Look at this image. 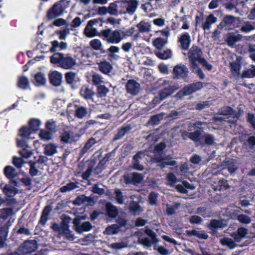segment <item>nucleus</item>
Returning a JSON list of instances; mask_svg holds the SVG:
<instances>
[{
    "label": "nucleus",
    "mask_w": 255,
    "mask_h": 255,
    "mask_svg": "<svg viewBox=\"0 0 255 255\" xmlns=\"http://www.w3.org/2000/svg\"><path fill=\"white\" fill-rule=\"evenodd\" d=\"M50 61L65 69H71L76 64V60L70 54L65 55L62 53L53 54L50 57Z\"/></svg>",
    "instance_id": "f257e3e1"
},
{
    "label": "nucleus",
    "mask_w": 255,
    "mask_h": 255,
    "mask_svg": "<svg viewBox=\"0 0 255 255\" xmlns=\"http://www.w3.org/2000/svg\"><path fill=\"white\" fill-rule=\"evenodd\" d=\"M17 144L18 147H21V149L18 150L20 157H17V167H20L22 163L25 162L24 159L30 157L32 153L30 148L25 141L24 142L17 141Z\"/></svg>",
    "instance_id": "f03ea898"
},
{
    "label": "nucleus",
    "mask_w": 255,
    "mask_h": 255,
    "mask_svg": "<svg viewBox=\"0 0 255 255\" xmlns=\"http://www.w3.org/2000/svg\"><path fill=\"white\" fill-rule=\"evenodd\" d=\"M122 33L120 30H112L109 29L103 31V35L107 42L118 44L123 39Z\"/></svg>",
    "instance_id": "7ed1b4c3"
},
{
    "label": "nucleus",
    "mask_w": 255,
    "mask_h": 255,
    "mask_svg": "<svg viewBox=\"0 0 255 255\" xmlns=\"http://www.w3.org/2000/svg\"><path fill=\"white\" fill-rule=\"evenodd\" d=\"M156 33L158 36L153 40L152 44L156 48L161 49L167 43L170 32L167 30H163L157 31Z\"/></svg>",
    "instance_id": "20e7f679"
},
{
    "label": "nucleus",
    "mask_w": 255,
    "mask_h": 255,
    "mask_svg": "<svg viewBox=\"0 0 255 255\" xmlns=\"http://www.w3.org/2000/svg\"><path fill=\"white\" fill-rule=\"evenodd\" d=\"M202 87V83L201 82H197L188 85L180 90L176 96L178 97L181 98L182 96L190 95L201 89Z\"/></svg>",
    "instance_id": "39448f33"
},
{
    "label": "nucleus",
    "mask_w": 255,
    "mask_h": 255,
    "mask_svg": "<svg viewBox=\"0 0 255 255\" xmlns=\"http://www.w3.org/2000/svg\"><path fill=\"white\" fill-rule=\"evenodd\" d=\"M202 52L201 49L197 46H193L188 52V57L190 59L191 65L196 64V61L200 62V59H202L201 57Z\"/></svg>",
    "instance_id": "423d86ee"
},
{
    "label": "nucleus",
    "mask_w": 255,
    "mask_h": 255,
    "mask_svg": "<svg viewBox=\"0 0 255 255\" xmlns=\"http://www.w3.org/2000/svg\"><path fill=\"white\" fill-rule=\"evenodd\" d=\"M79 218H76L73 220L74 229L79 234H82L84 232L89 231L92 229V226L89 222H85L82 224H80Z\"/></svg>",
    "instance_id": "0eeeda50"
},
{
    "label": "nucleus",
    "mask_w": 255,
    "mask_h": 255,
    "mask_svg": "<svg viewBox=\"0 0 255 255\" xmlns=\"http://www.w3.org/2000/svg\"><path fill=\"white\" fill-rule=\"evenodd\" d=\"M174 78H185L188 76L189 71L183 64H179L174 67L173 70Z\"/></svg>",
    "instance_id": "6e6552de"
},
{
    "label": "nucleus",
    "mask_w": 255,
    "mask_h": 255,
    "mask_svg": "<svg viewBox=\"0 0 255 255\" xmlns=\"http://www.w3.org/2000/svg\"><path fill=\"white\" fill-rule=\"evenodd\" d=\"M37 248V244L36 242L34 240H30L25 241L23 244L19 248V250L23 254H27L35 251Z\"/></svg>",
    "instance_id": "1a4fd4ad"
},
{
    "label": "nucleus",
    "mask_w": 255,
    "mask_h": 255,
    "mask_svg": "<svg viewBox=\"0 0 255 255\" xmlns=\"http://www.w3.org/2000/svg\"><path fill=\"white\" fill-rule=\"evenodd\" d=\"M80 135L72 131H65L61 135V141L66 143H72L80 138Z\"/></svg>",
    "instance_id": "9d476101"
},
{
    "label": "nucleus",
    "mask_w": 255,
    "mask_h": 255,
    "mask_svg": "<svg viewBox=\"0 0 255 255\" xmlns=\"http://www.w3.org/2000/svg\"><path fill=\"white\" fill-rule=\"evenodd\" d=\"M99 22V19H94L88 21L86 26L84 33L85 34L89 37H93L96 35L97 30L96 28L93 27V26Z\"/></svg>",
    "instance_id": "9b49d317"
},
{
    "label": "nucleus",
    "mask_w": 255,
    "mask_h": 255,
    "mask_svg": "<svg viewBox=\"0 0 255 255\" xmlns=\"http://www.w3.org/2000/svg\"><path fill=\"white\" fill-rule=\"evenodd\" d=\"M50 83L55 86H60L62 82V74L57 71H51L49 73Z\"/></svg>",
    "instance_id": "f8f14e48"
},
{
    "label": "nucleus",
    "mask_w": 255,
    "mask_h": 255,
    "mask_svg": "<svg viewBox=\"0 0 255 255\" xmlns=\"http://www.w3.org/2000/svg\"><path fill=\"white\" fill-rule=\"evenodd\" d=\"M155 162L157 163V166L161 168H164L167 165L173 166L176 164V161L169 156L164 157H156Z\"/></svg>",
    "instance_id": "ddd939ff"
},
{
    "label": "nucleus",
    "mask_w": 255,
    "mask_h": 255,
    "mask_svg": "<svg viewBox=\"0 0 255 255\" xmlns=\"http://www.w3.org/2000/svg\"><path fill=\"white\" fill-rule=\"evenodd\" d=\"M7 199L13 197L16 194V181H13L5 186L3 189Z\"/></svg>",
    "instance_id": "4468645a"
},
{
    "label": "nucleus",
    "mask_w": 255,
    "mask_h": 255,
    "mask_svg": "<svg viewBox=\"0 0 255 255\" xmlns=\"http://www.w3.org/2000/svg\"><path fill=\"white\" fill-rule=\"evenodd\" d=\"M180 47L184 50H187L190 45L191 37L188 33H182L178 38Z\"/></svg>",
    "instance_id": "2eb2a0df"
},
{
    "label": "nucleus",
    "mask_w": 255,
    "mask_h": 255,
    "mask_svg": "<svg viewBox=\"0 0 255 255\" xmlns=\"http://www.w3.org/2000/svg\"><path fill=\"white\" fill-rule=\"evenodd\" d=\"M126 88L128 93L135 95L139 91L140 85L134 80H129L127 83Z\"/></svg>",
    "instance_id": "dca6fc26"
},
{
    "label": "nucleus",
    "mask_w": 255,
    "mask_h": 255,
    "mask_svg": "<svg viewBox=\"0 0 255 255\" xmlns=\"http://www.w3.org/2000/svg\"><path fill=\"white\" fill-rule=\"evenodd\" d=\"M143 175L137 172L133 173L131 178H129L128 175L124 176V181L127 184H137L140 183L143 179Z\"/></svg>",
    "instance_id": "f3484780"
},
{
    "label": "nucleus",
    "mask_w": 255,
    "mask_h": 255,
    "mask_svg": "<svg viewBox=\"0 0 255 255\" xmlns=\"http://www.w3.org/2000/svg\"><path fill=\"white\" fill-rule=\"evenodd\" d=\"M62 9L60 4L56 3L49 10L47 16L49 19H53L62 13Z\"/></svg>",
    "instance_id": "a211bd4d"
},
{
    "label": "nucleus",
    "mask_w": 255,
    "mask_h": 255,
    "mask_svg": "<svg viewBox=\"0 0 255 255\" xmlns=\"http://www.w3.org/2000/svg\"><path fill=\"white\" fill-rule=\"evenodd\" d=\"M118 6L117 2L112 3L110 4L108 8L105 7H100L99 8V11L101 13L107 12L112 15H118L119 14Z\"/></svg>",
    "instance_id": "6ab92c4d"
},
{
    "label": "nucleus",
    "mask_w": 255,
    "mask_h": 255,
    "mask_svg": "<svg viewBox=\"0 0 255 255\" xmlns=\"http://www.w3.org/2000/svg\"><path fill=\"white\" fill-rule=\"evenodd\" d=\"M28 124L31 130L33 132H36L39 129L41 122L38 119L31 118L28 121Z\"/></svg>",
    "instance_id": "aec40b11"
},
{
    "label": "nucleus",
    "mask_w": 255,
    "mask_h": 255,
    "mask_svg": "<svg viewBox=\"0 0 255 255\" xmlns=\"http://www.w3.org/2000/svg\"><path fill=\"white\" fill-rule=\"evenodd\" d=\"M32 132H33L28 127L23 126L19 129L18 136L23 139L22 142L25 141L26 142V140L29 138Z\"/></svg>",
    "instance_id": "412c9836"
},
{
    "label": "nucleus",
    "mask_w": 255,
    "mask_h": 255,
    "mask_svg": "<svg viewBox=\"0 0 255 255\" xmlns=\"http://www.w3.org/2000/svg\"><path fill=\"white\" fill-rule=\"evenodd\" d=\"M33 82L36 86H44L46 83V78L44 74L39 72L35 75Z\"/></svg>",
    "instance_id": "4be33fe9"
},
{
    "label": "nucleus",
    "mask_w": 255,
    "mask_h": 255,
    "mask_svg": "<svg viewBox=\"0 0 255 255\" xmlns=\"http://www.w3.org/2000/svg\"><path fill=\"white\" fill-rule=\"evenodd\" d=\"M248 234V230L244 227L238 229L237 233L234 234L233 237L236 242H240L243 238H245Z\"/></svg>",
    "instance_id": "5701e85b"
},
{
    "label": "nucleus",
    "mask_w": 255,
    "mask_h": 255,
    "mask_svg": "<svg viewBox=\"0 0 255 255\" xmlns=\"http://www.w3.org/2000/svg\"><path fill=\"white\" fill-rule=\"evenodd\" d=\"M4 173L6 177L9 179L11 182L15 180V177H16V170L14 167L11 166H7L4 168Z\"/></svg>",
    "instance_id": "b1692460"
},
{
    "label": "nucleus",
    "mask_w": 255,
    "mask_h": 255,
    "mask_svg": "<svg viewBox=\"0 0 255 255\" xmlns=\"http://www.w3.org/2000/svg\"><path fill=\"white\" fill-rule=\"evenodd\" d=\"M52 47L50 49V51L54 52L57 49L61 50L67 49L68 47L67 43L64 42H59L57 40H54L51 42Z\"/></svg>",
    "instance_id": "393cba45"
},
{
    "label": "nucleus",
    "mask_w": 255,
    "mask_h": 255,
    "mask_svg": "<svg viewBox=\"0 0 255 255\" xmlns=\"http://www.w3.org/2000/svg\"><path fill=\"white\" fill-rule=\"evenodd\" d=\"M186 235L188 236H194L202 239H206L208 237L205 231L197 230L186 231Z\"/></svg>",
    "instance_id": "a878e982"
},
{
    "label": "nucleus",
    "mask_w": 255,
    "mask_h": 255,
    "mask_svg": "<svg viewBox=\"0 0 255 255\" xmlns=\"http://www.w3.org/2000/svg\"><path fill=\"white\" fill-rule=\"evenodd\" d=\"M79 187V183L77 182H70L66 185L60 188V191L62 193L70 192Z\"/></svg>",
    "instance_id": "bb28decb"
},
{
    "label": "nucleus",
    "mask_w": 255,
    "mask_h": 255,
    "mask_svg": "<svg viewBox=\"0 0 255 255\" xmlns=\"http://www.w3.org/2000/svg\"><path fill=\"white\" fill-rule=\"evenodd\" d=\"M65 77L67 82L70 85H73L79 81L77 74L73 72H69L66 73Z\"/></svg>",
    "instance_id": "cd10ccee"
},
{
    "label": "nucleus",
    "mask_w": 255,
    "mask_h": 255,
    "mask_svg": "<svg viewBox=\"0 0 255 255\" xmlns=\"http://www.w3.org/2000/svg\"><path fill=\"white\" fill-rule=\"evenodd\" d=\"M81 95L86 99H90L94 95V92L92 89L86 86L82 87L80 91Z\"/></svg>",
    "instance_id": "c85d7f7f"
},
{
    "label": "nucleus",
    "mask_w": 255,
    "mask_h": 255,
    "mask_svg": "<svg viewBox=\"0 0 255 255\" xmlns=\"http://www.w3.org/2000/svg\"><path fill=\"white\" fill-rule=\"evenodd\" d=\"M61 231H62L61 235H64L69 240L73 241L75 239L74 235L69 230L67 224H64L62 226Z\"/></svg>",
    "instance_id": "c756f323"
},
{
    "label": "nucleus",
    "mask_w": 255,
    "mask_h": 255,
    "mask_svg": "<svg viewBox=\"0 0 255 255\" xmlns=\"http://www.w3.org/2000/svg\"><path fill=\"white\" fill-rule=\"evenodd\" d=\"M51 208L49 206H47L44 209L40 220L39 221V223L43 225H45L48 219L49 215L51 212Z\"/></svg>",
    "instance_id": "7c9ffc66"
},
{
    "label": "nucleus",
    "mask_w": 255,
    "mask_h": 255,
    "mask_svg": "<svg viewBox=\"0 0 255 255\" xmlns=\"http://www.w3.org/2000/svg\"><path fill=\"white\" fill-rule=\"evenodd\" d=\"M99 68L101 72L104 74H108L111 72L113 67L107 61L102 62L99 64Z\"/></svg>",
    "instance_id": "2f4dec72"
},
{
    "label": "nucleus",
    "mask_w": 255,
    "mask_h": 255,
    "mask_svg": "<svg viewBox=\"0 0 255 255\" xmlns=\"http://www.w3.org/2000/svg\"><path fill=\"white\" fill-rule=\"evenodd\" d=\"M106 210L108 216L110 218L116 217L118 213L117 208L110 203L106 204Z\"/></svg>",
    "instance_id": "473e14b6"
},
{
    "label": "nucleus",
    "mask_w": 255,
    "mask_h": 255,
    "mask_svg": "<svg viewBox=\"0 0 255 255\" xmlns=\"http://www.w3.org/2000/svg\"><path fill=\"white\" fill-rule=\"evenodd\" d=\"M217 19V18L213 14H210L207 16L205 23L203 24V29L205 30H209L211 25L216 22Z\"/></svg>",
    "instance_id": "72a5a7b5"
},
{
    "label": "nucleus",
    "mask_w": 255,
    "mask_h": 255,
    "mask_svg": "<svg viewBox=\"0 0 255 255\" xmlns=\"http://www.w3.org/2000/svg\"><path fill=\"white\" fill-rule=\"evenodd\" d=\"M12 213V210L9 208L0 209V225Z\"/></svg>",
    "instance_id": "f704fd0d"
},
{
    "label": "nucleus",
    "mask_w": 255,
    "mask_h": 255,
    "mask_svg": "<svg viewBox=\"0 0 255 255\" xmlns=\"http://www.w3.org/2000/svg\"><path fill=\"white\" fill-rule=\"evenodd\" d=\"M75 116L78 119H83L88 113L87 109L82 106H75Z\"/></svg>",
    "instance_id": "c9c22d12"
},
{
    "label": "nucleus",
    "mask_w": 255,
    "mask_h": 255,
    "mask_svg": "<svg viewBox=\"0 0 255 255\" xmlns=\"http://www.w3.org/2000/svg\"><path fill=\"white\" fill-rule=\"evenodd\" d=\"M195 187L192 185H190L188 182L187 181H183L182 182V184H178L176 186V189L177 191L181 193H186L187 190L186 189H190L193 190L194 189Z\"/></svg>",
    "instance_id": "e433bc0d"
},
{
    "label": "nucleus",
    "mask_w": 255,
    "mask_h": 255,
    "mask_svg": "<svg viewBox=\"0 0 255 255\" xmlns=\"http://www.w3.org/2000/svg\"><path fill=\"white\" fill-rule=\"evenodd\" d=\"M57 146L53 143H50L45 145L44 147V153L48 156H52L57 153Z\"/></svg>",
    "instance_id": "4c0bfd02"
},
{
    "label": "nucleus",
    "mask_w": 255,
    "mask_h": 255,
    "mask_svg": "<svg viewBox=\"0 0 255 255\" xmlns=\"http://www.w3.org/2000/svg\"><path fill=\"white\" fill-rule=\"evenodd\" d=\"M120 230L119 226L117 224H114L107 227L104 233L106 235H111L118 233Z\"/></svg>",
    "instance_id": "58836bf2"
},
{
    "label": "nucleus",
    "mask_w": 255,
    "mask_h": 255,
    "mask_svg": "<svg viewBox=\"0 0 255 255\" xmlns=\"http://www.w3.org/2000/svg\"><path fill=\"white\" fill-rule=\"evenodd\" d=\"M39 136L44 141H49L53 139L52 132L45 129H41L40 131Z\"/></svg>",
    "instance_id": "ea45409f"
},
{
    "label": "nucleus",
    "mask_w": 255,
    "mask_h": 255,
    "mask_svg": "<svg viewBox=\"0 0 255 255\" xmlns=\"http://www.w3.org/2000/svg\"><path fill=\"white\" fill-rule=\"evenodd\" d=\"M7 227L3 226L0 229V248L4 247L7 235Z\"/></svg>",
    "instance_id": "a19ab883"
},
{
    "label": "nucleus",
    "mask_w": 255,
    "mask_h": 255,
    "mask_svg": "<svg viewBox=\"0 0 255 255\" xmlns=\"http://www.w3.org/2000/svg\"><path fill=\"white\" fill-rule=\"evenodd\" d=\"M127 12L132 14L135 11L138 3L136 0H130L127 1Z\"/></svg>",
    "instance_id": "79ce46f5"
},
{
    "label": "nucleus",
    "mask_w": 255,
    "mask_h": 255,
    "mask_svg": "<svg viewBox=\"0 0 255 255\" xmlns=\"http://www.w3.org/2000/svg\"><path fill=\"white\" fill-rule=\"evenodd\" d=\"M220 243L223 246L228 247L230 249H233L236 247V244L231 238H224L220 240Z\"/></svg>",
    "instance_id": "37998d69"
},
{
    "label": "nucleus",
    "mask_w": 255,
    "mask_h": 255,
    "mask_svg": "<svg viewBox=\"0 0 255 255\" xmlns=\"http://www.w3.org/2000/svg\"><path fill=\"white\" fill-rule=\"evenodd\" d=\"M228 223L226 220L218 221L216 220H212L210 223V226L214 228H223L226 227Z\"/></svg>",
    "instance_id": "c03bdc74"
},
{
    "label": "nucleus",
    "mask_w": 255,
    "mask_h": 255,
    "mask_svg": "<svg viewBox=\"0 0 255 255\" xmlns=\"http://www.w3.org/2000/svg\"><path fill=\"white\" fill-rule=\"evenodd\" d=\"M70 30L68 25H66L63 29L57 30L56 33L59 35V39L65 40L67 35L70 34Z\"/></svg>",
    "instance_id": "a18cd8bd"
},
{
    "label": "nucleus",
    "mask_w": 255,
    "mask_h": 255,
    "mask_svg": "<svg viewBox=\"0 0 255 255\" xmlns=\"http://www.w3.org/2000/svg\"><path fill=\"white\" fill-rule=\"evenodd\" d=\"M29 164L30 166L29 173L32 176H36L38 172L37 168H39L40 166L37 165V162L32 161L29 162Z\"/></svg>",
    "instance_id": "49530a36"
},
{
    "label": "nucleus",
    "mask_w": 255,
    "mask_h": 255,
    "mask_svg": "<svg viewBox=\"0 0 255 255\" xmlns=\"http://www.w3.org/2000/svg\"><path fill=\"white\" fill-rule=\"evenodd\" d=\"M155 54L158 57L163 60L167 59L172 56V52L169 49H167L164 51L157 52Z\"/></svg>",
    "instance_id": "de8ad7c7"
},
{
    "label": "nucleus",
    "mask_w": 255,
    "mask_h": 255,
    "mask_svg": "<svg viewBox=\"0 0 255 255\" xmlns=\"http://www.w3.org/2000/svg\"><path fill=\"white\" fill-rule=\"evenodd\" d=\"M191 69L193 73L197 75L200 78L203 79L205 78V74L202 69L198 67L197 64L191 65Z\"/></svg>",
    "instance_id": "09e8293b"
},
{
    "label": "nucleus",
    "mask_w": 255,
    "mask_h": 255,
    "mask_svg": "<svg viewBox=\"0 0 255 255\" xmlns=\"http://www.w3.org/2000/svg\"><path fill=\"white\" fill-rule=\"evenodd\" d=\"M225 163L230 173L234 172L238 168L235 161L233 159L226 161Z\"/></svg>",
    "instance_id": "8fccbe9b"
},
{
    "label": "nucleus",
    "mask_w": 255,
    "mask_h": 255,
    "mask_svg": "<svg viewBox=\"0 0 255 255\" xmlns=\"http://www.w3.org/2000/svg\"><path fill=\"white\" fill-rule=\"evenodd\" d=\"M18 86L23 89H27L29 87V82L27 77L22 76L19 77Z\"/></svg>",
    "instance_id": "3c124183"
},
{
    "label": "nucleus",
    "mask_w": 255,
    "mask_h": 255,
    "mask_svg": "<svg viewBox=\"0 0 255 255\" xmlns=\"http://www.w3.org/2000/svg\"><path fill=\"white\" fill-rule=\"evenodd\" d=\"M127 243L121 241L118 243L110 244L108 245V247L113 250H118L126 248L127 247Z\"/></svg>",
    "instance_id": "603ef678"
},
{
    "label": "nucleus",
    "mask_w": 255,
    "mask_h": 255,
    "mask_svg": "<svg viewBox=\"0 0 255 255\" xmlns=\"http://www.w3.org/2000/svg\"><path fill=\"white\" fill-rule=\"evenodd\" d=\"M230 66L233 74L235 75H239L240 71V65L239 62L238 61H236L231 63Z\"/></svg>",
    "instance_id": "864d4df0"
},
{
    "label": "nucleus",
    "mask_w": 255,
    "mask_h": 255,
    "mask_svg": "<svg viewBox=\"0 0 255 255\" xmlns=\"http://www.w3.org/2000/svg\"><path fill=\"white\" fill-rule=\"evenodd\" d=\"M129 209L134 215L139 214L142 211L137 203L134 201L130 204Z\"/></svg>",
    "instance_id": "5fc2aeb1"
},
{
    "label": "nucleus",
    "mask_w": 255,
    "mask_h": 255,
    "mask_svg": "<svg viewBox=\"0 0 255 255\" xmlns=\"http://www.w3.org/2000/svg\"><path fill=\"white\" fill-rule=\"evenodd\" d=\"M163 84L165 85H168V86L167 88H168L169 89V90L172 92V93H173L180 87L178 83L170 82L168 81H164Z\"/></svg>",
    "instance_id": "6e6d98bb"
},
{
    "label": "nucleus",
    "mask_w": 255,
    "mask_h": 255,
    "mask_svg": "<svg viewBox=\"0 0 255 255\" xmlns=\"http://www.w3.org/2000/svg\"><path fill=\"white\" fill-rule=\"evenodd\" d=\"M92 81L94 84L97 87L104 83L103 77L98 74L94 73L92 76Z\"/></svg>",
    "instance_id": "4d7b16f0"
},
{
    "label": "nucleus",
    "mask_w": 255,
    "mask_h": 255,
    "mask_svg": "<svg viewBox=\"0 0 255 255\" xmlns=\"http://www.w3.org/2000/svg\"><path fill=\"white\" fill-rule=\"evenodd\" d=\"M137 27L141 32H148L150 30L149 23L144 21H141L137 24Z\"/></svg>",
    "instance_id": "13d9d810"
},
{
    "label": "nucleus",
    "mask_w": 255,
    "mask_h": 255,
    "mask_svg": "<svg viewBox=\"0 0 255 255\" xmlns=\"http://www.w3.org/2000/svg\"><path fill=\"white\" fill-rule=\"evenodd\" d=\"M240 39L239 35L231 34L228 36L226 41L229 45L233 46Z\"/></svg>",
    "instance_id": "bf43d9fd"
},
{
    "label": "nucleus",
    "mask_w": 255,
    "mask_h": 255,
    "mask_svg": "<svg viewBox=\"0 0 255 255\" xmlns=\"http://www.w3.org/2000/svg\"><path fill=\"white\" fill-rule=\"evenodd\" d=\"M255 29V26L251 24L250 22L247 21L242 26L241 30L244 32L248 33L252 30H254Z\"/></svg>",
    "instance_id": "052dcab7"
},
{
    "label": "nucleus",
    "mask_w": 255,
    "mask_h": 255,
    "mask_svg": "<svg viewBox=\"0 0 255 255\" xmlns=\"http://www.w3.org/2000/svg\"><path fill=\"white\" fill-rule=\"evenodd\" d=\"M201 132L200 130H196L189 134L190 139L195 142L199 141L200 139Z\"/></svg>",
    "instance_id": "680f3d73"
},
{
    "label": "nucleus",
    "mask_w": 255,
    "mask_h": 255,
    "mask_svg": "<svg viewBox=\"0 0 255 255\" xmlns=\"http://www.w3.org/2000/svg\"><path fill=\"white\" fill-rule=\"evenodd\" d=\"M118 10L119 14L127 13V1H118Z\"/></svg>",
    "instance_id": "e2e57ef3"
},
{
    "label": "nucleus",
    "mask_w": 255,
    "mask_h": 255,
    "mask_svg": "<svg viewBox=\"0 0 255 255\" xmlns=\"http://www.w3.org/2000/svg\"><path fill=\"white\" fill-rule=\"evenodd\" d=\"M237 220L242 224H248L251 222V219L249 216L241 214L237 217Z\"/></svg>",
    "instance_id": "0e129e2a"
},
{
    "label": "nucleus",
    "mask_w": 255,
    "mask_h": 255,
    "mask_svg": "<svg viewBox=\"0 0 255 255\" xmlns=\"http://www.w3.org/2000/svg\"><path fill=\"white\" fill-rule=\"evenodd\" d=\"M90 44L95 50H100L102 47V44L99 39H94L91 41Z\"/></svg>",
    "instance_id": "69168bd1"
},
{
    "label": "nucleus",
    "mask_w": 255,
    "mask_h": 255,
    "mask_svg": "<svg viewBox=\"0 0 255 255\" xmlns=\"http://www.w3.org/2000/svg\"><path fill=\"white\" fill-rule=\"evenodd\" d=\"M116 199L120 204L124 203V198L122 191L119 189H116L115 191Z\"/></svg>",
    "instance_id": "338daca9"
},
{
    "label": "nucleus",
    "mask_w": 255,
    "mask_h": 255,
    "mask_svg": "<svg viewBox=\"0 0 255 255\" xmlns=\"http://www.w3.org/2000/svg\"><path fill=\"white\" fill-rule=\"evenodd\" d=\"M172 92L168 88H164L160 93V100H163L172 94Z\"/></svg>",
    "instance_id": "774afa93"
}]
</instances>
